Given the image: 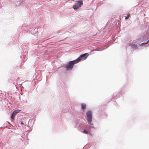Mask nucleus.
Wrapping results in <instances>:
<instances>
[{"label": "nucleus", "instance_id": "obj_1", "mask_svg": "<svg viewBox=\"0 0 149 149\" xmlns=\"http://www.w3.org/2000/svg\"><path fill=\"white\" fill-rule=\"evenodd\" d=\"M75 60L70 61L65 65V67L67 70H71L74 64L77 63Z\"/></svg>", "mask_w": 149, "mask_h": 149}, {"label": "nucleus", "instance_id": "obj_2", "mask_svg": "<svg viewBox=\"0 0 149 149\" xmlns=\"http://www.w3.org/2000/svg\"><path fill=\"white\" fill-rule=\"evenodd\" d=\"M86 114L88 122L90 125H93V124H91L92 118L91 112L90 111H88L87 112Z\"/></svg>", "mask_w": 149, "mask_h": 149}, {"label": "nucleus", "instance_id": "obj_3", "mask_svg": "<svg viewBox=\"0 0 149 149\" xmlns=\"http://www.w3.org/2000/svg\"><path fill=\"white\" fill-rule=\"evenodd\" d=\"M83 4V2L82 1H76V3L73 6V8L74 10H77Z\"/></svg>", "mask_w": 149, "mask_h": 149}, {"label": "nucleus", "instance_id": "obj_4", "mask_svg": "<svg viewBox=\"0 0 149 149\" xmlns=\"http://www.w3.org/2000/svg\"><path fill=\"white\" fill-rule=\"evenodd\" d=\"M87 54H84L81 55L78 58L75 60L77 63L81 61L85 60L88 55V54L87 55Z\"/></svg>", "mask_w": 149, "mask_h": 149}, {"label": "nucleus", "instance_id": "obj_5", "mask_svg": "<svg viewBox=\"0 0 149 149\" xmlns=\"http://www.w3.org/2000/svg\"><path fill=\"white\" fill-rule=\"evenodd\" d=\"M130 45H131V47H132L133 48H136L137 47V45L136 44H134V43H132L130 44Z\"/></svg>", "mask_w": 149, "mask_h": 149}, {"label": "nucleus", "instance_id": "obj_6", "mask_svg": "<svg viewBox=\"0 0 149 149\" xmlns=\"http://www.w3.org/2000/svg\"><path fill=\"white\" fill-rule=\"evenodd\" d=\"M16 115L15 114V113H13V112L12 113L11 115V121H13L14 119V118L15 116Z\"/></svg>", "mask_w": 149, "mask_h": 149}, {"label": "nucleus", "instance_id": "obj_7", "mask_svg": "<svg viewBox=\"0 0 149 149\" xmlns=\"http://www.w3.org/2000/svg\"><path fill=\"white\" fill-rule=\"evenodd\" d=\"M86 105L84 104H81V108L82 109H84L86 108Z\"/></svg>", "mask_w": 149, "mask_h": 149}, {"label": "nucleus", "instance_id": "obj_8", "mask_svg": "<svg viewBox=\"0 0 149 149\" xmlns=\"http://www.w3.org/2000/svg\"><path fill=\"white\" fill-rule=\"evenodd\" d=\"M20 110H16L14 111L13 112V113H15V115H16L17 113H19Z\"/></svg>", "mask_w": 149, "mask_h": 149}, {"label": "nucleus", "instance_id": "obj_9", "mask_svg": "<svg viewBox=\"0 0 149 149\" xmlns=\"http://www.w3.org/2000/svg\"><path fill=\"white\" fill-rule=\"evenodd\" d=\"M82 132H83L84 133L86 134H88L89 133V132L88 131L86 130H84Z\"/></svg>", "mask_w": 149, "mask_h": 149}, {"label": "nucleus", "instance_id": "obj_10", "mask_svg": "<svg viewBox=\"0 0 149 149\" xmlns=\"http://www.w3.org/2000/svg\"><path fill=\"white\" fill-rule=\"evenodd\" d=\"M130 16V14H128L127 16L125 17V19H127L129 18V17Z\"/></svg>", "mask_w": 149, "mask_h": 149}, {"label": "nucleus", "instance_id": "obj_11", "mask_svg": "<svg viewBox=\"0 0 149 149\" xmlns=\"http://www.w3.org/2000/svg\"><path fill=\"white\" fill-rule=\"evenodd\" d=\"M149 42V40H148L146 42L143 43L142 44H146L148 43Z\"/></svg>", "mask_w": 149, "mask_h": 149}, {"label": "nucleus", "instance_id": "obj_12", "mask_svg": "<svg viewBox=\"0 0 149 149\" xmlns=\"http://www.w3.org/2000/svg\"><path fill=\"white\" fill-rule=\"evenodd\" d=\"M20 124L21 125H24V123L22 122H21L20 123Z\"/></svg>", "mask_w": 149, "mask_h": 149}, {"label": "nucleus", "instance_id": "obj_13", "mask_svg": "<svg viewBox=\"0 0 149 149\" xmlns=\"http://www.w3.org/2000/svg\"><path fill=\"white\" fill-rule=\"evenodd\" d=\"M95 50H97V49H95Z\"/></svg>", "mask_w": 149, "mask_h": 149}]
</instances>
